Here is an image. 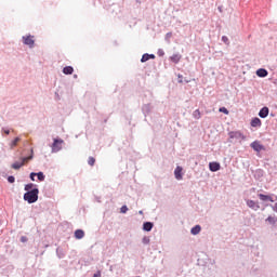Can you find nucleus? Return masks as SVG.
<instances>
[{
  "mask_svg": "<svg viewBox=\"0 0 277 277\" xmlns=\"http://www.w3.org/2000/svg\"><path fill=\"white\" fill-rule=\"evenodd\" d=\"M18 142H21V137H15V138L11 142V148H14V147L18 146Z\"/></svg>",
  "mask_w": 277,
  "mask_h": 277,
  "instance_id": "nucleus-19",
  "label": "nucleus"
},
{
  "mask_svg": "<svg viewBox=\"0 0 277 277\" xmlns=\"http://www.w3.org/2000/svg\"><path fill=\"white\" fill-rule=\"evenodd\" d=\"M258 196H259L260 200H262V202H274V197H272L269 195L259 194Z\"/></svg>",
  "mask_w": 277,
  "mask_h": 277,
  "instance_id": "nucleus-9",
  "label": "nucleus"
},
{
  "mask_svg": "<svg viewBox=\"0 0 277 277\" xmlns=\"http://www.w3.org/2000/svg\"><path fill=\"white\" fill-rule=\"evenodd\" d=\"M228 135L229 140H237L238 142H243V140H246V135H243L241 131H232Z\"/></svg>",
  "mask_w": 277,
  "mask_h": 277,
  "instance_id": "nucleus-2",
  "label": "nucleus"
},
{
  "mask_svg": "<svg viewBox=\"0 0 277 277\" xmlns=\"http://www.w3.org/2000/svg\"><path fill=\"white\" fill-rule=\"evenodd\" d=\"M194 118H196L197 120H200V110L196 109L193 114Z\"/></svg>",
  "mask_w": 277,
  "mask_h": 277,
  "instance_id": "nucleus-22",
  "label": "nucleus"
},
{
  "mask_svg": "<svg viewBox=\"0 0 277 277\" xmlns=\"http://www.w3.org/2000/svg\"><path fill=\"white\" fill-rule=\"evenodd\" d=\"M31 159H34V156L22 158V162H14L12 164L13 170H21V168H23L27 161H31Z\"/></svg>",
  "mask_w": 277,
  "mask_h": 277,
  "instance_id": "nucleus-3",
  "label": "nucleus"
},
{
  "mask_svg": "<svg viewBox=\"0 0 277 277\" xmlns=\"http://www.w3.org/2000/svg\"><path fill=\"white\" fill-rule=\"evenodd\" d=\"M5 135H10V130H4Z\"/></svg>",
  "mask_w": 277,
  "mask_h": 277,
  "instance_id": "nucleus-35",
  "label": "nucleus"
},
{
  "mask_svg": "<svg viewBox=\"0 0 277 277\" xmlns=\"http://www.w3.org/2000/svg\"><path fill=\"white\" fill-rule=\"evenodd\" d=\"M35 176H36V173H30V180L31 181H36Z\"/></svg>",
  "mask_w": 277,
  "mask_h": 277,
  "instance_id": "nucleus-31",
  "label": "nucleus"
},
{
  "mask_svg": "<svg viewBox=\"0 0 277 277\" xmlns=\"http://www.w3.org/2000/svg\"><path fill=\"white\" fill-rule=\"evenodd\" d=\"M8 181H9L10 183H14V181H16V179L11 175V176L8 177Z\"/></svg>",
  "mask_w": 277,
  "mask_h": 277,
  "instance_id": "nucleus-30",
  "label": "nucleus"
},
{
  "mask_svg": "<svg viewBox=\"0 0 277 277\" xmlns=\"http://www.w3.org/2000/svg\"><path fill=\"white\" fill-rule=\"evenodd\" d=\"M31 189H34V184H27L25 186V192H31Z\"/></svg>",
  "mask_w": 277,
  "mask_h": 277,
  "instance_id": "nucleus-26",
  "label": "nucleus"
},
{
  "mask_svg": "<svg viewBox=\"0 0 277 277\" xmlns=\"http://www.w3.org/2000/svg\"><path fill=\"white\" fill-rule=\"evenodd\" d=\"M260 118H267L269 116V108L263 107L259 113Z\"/></svg>",
  "mask_w": 277,
  "mask_h": 277,
  "instance_id": "nucleus-10",
  "label": "nucleus"
},
{
  "mask_svg": "<svg viewBox=\"0 0 277 277\" xmlns=\"http://www.w3.org/2000/svg\"><path fill=\"white\" fill-rule=\"evenodd\" d=\"M251 148L255 150V153H261V150H265V147L259 141H254L251 143Z\"/></svg>",
  "mask_w": 277,
  "mask_h": 277,
  "instance_id": "nucleus-5",
  "label": "nucleus"
},
{
  "mask_svg": "<svg viewBox=\"0 0 277 277\" xmlns=\"http://www.w3.org/2000/svg\"><path fill=\"white\" fill-rule=\"evenodd\" d=\"M200 230H201L200 225H196L195 227H193V228L190 229V233H192V235H199V234H200Z\"/></svg>",
  "mask_w": 277,
  "mask_h": 277,
  "instance_id": "nucleus-18",
  "label": "nucleus"
},
{
  "mask_svg": "<svg viewBox=\"0 0 277 277\" xmlns=\"http://www.w3.org/2000/svg\"><path fill=\"white\" fill-rule=\"evenodd\" d=\"M127 211H129V208L127 206H122L120 209L121 213H127Z\"/></svg>",
  "mask_w": 277,
  "mask_h": 277,
  "instance_id": "nucleus-28",
  "label": "nucleus"
},
{
  "mask_svg": "<svg viewBox=\"0 0 277 277\" xmlns=\"http://www.w3.org/2000/svg\"><path fill=\"white\" fill-rule=\"evenodd\" d=\"M64 144V140L62 138H54V143L52 144V153H60L62 146Z\"/></svg>",
  "mask_w": 277,
  "mask_h": 277,
  "instance_id": "nucleus-4",
  "label": "nucleus"
},
{
  "mask_svg": "<svg viewBox=\"0 0 277 277\" xmlns=\"http://www.w3.org/2000/svg\"><path fill=\"white\" fill-rule=\"evenodd\" d=\"M157 54H158L159 57H163V55H166V52H163L162 49H159Z\"/></svg>",
  "mask_w": 277,
  "mask_h": 277,
  "instance_id": "nucleus-27",
  "label": "nucleus"
},
{
  "mask_svg": "<svg viewBox=\"0 0 277 277\" xmlns=\"http://www.w3.org/2000/svg\"><path fill=\"white\" fill-rule=\"evenodd\" d=\"M261 124H262L261 119H259L258 117L251 120V127L256 128V127H261Z\"/></svg>",
  "mask_w": 277,
  "mask_h": 277,
  "instance_id": "nucleus-15",
  "label": "nucleus"
},
{
  "mask_svg": "<svg viewBox=\"0 0 277 277\" xmlns=\"http://www.w3.org/2000/svg\"><path fill=\"white\" fill-rule=\"evenodd\" d=\"M93 277H101V271H97L96 274L93 275Z\"/></svg>",
  "mask_w": 277,
  "mask_h": 277,
  "instance_id": "nucleus-32",
  "label": "nucleus"
},
{
  "mask_svg": "<svg viewBox=\"0 0 277 277\" xmlns=\"http://www.w3.org/2000/svg\"><path fill=\"white\" fill-rule=\"evenodd\" d=\"M63 72L64 75H72V72H75V69L72 68V66H66L63 68Z\"/></svg>",
  "mask_w": 277,
  "mask_h": 277,
  "instance_id": "nucleus-14",
  "label": "nucleus"
},
{
  "mask_svg": "<svg viewBox=\"0 0 277 277\" xmlns=\"http://www.w3.org/2000/svg\"><path fill=\"white\" fill-rule=\"evenodd\" d=\"M143 230H146L147 233H150L153 230V223L151 222H146L143 224Z\"/></svg>",
  "mask_w": 277,
  "mask_h": 277,
  "instance_id": "nucleus-13",
  "label": "nucleus"
},
{
  "mask_svg": "<svg viewBox=\"0 0 277 277\" xmlns=\"http://www.w3.org/2000/svg\"><path fill=\"white\" fill-rule=\"evenodd\" d=\"M171 62H173V64H179V62H181V55L180 54H173L170 57Z\"/></svg>",
  "mask_w": 277,
  "mask_h": 277,
  "instance_id": "nucleus-16",
  "label": "nucleus"
},
{
  "mask_svg": "<svg viewBox=\"0 0 277 277\" xmlns=\"http://www.w3.org/2000/svg\"><path fill=\"white\" fill-rule=\"evenodd\" d=\"M74 235L76 239H83L85 232H83V229H77Z\"/></svg>",
  "mask_w": 277,
  "mask_h": 277,
  "instance_id": "nucleus-12",
  "label": "nucleus"
},
{
  "mask_svg": "<svg viewBox=\"0 0 277 277\" xmlns=\"http://www.w3.org/2000/svg\"><path fill=\"white\" fill-rule=\"evenodd\" d=\"M176 181H183V167H176L174 170Z\"/></svg>",
  "mask_w": 277,
  "mask_h": 277,
  "instance_id": "nucleus-7",
  "label": "nucleus"
},
{
  "mask_svg": "<svg viewBox=\"0 0 277 277\" xmlns=\"http://www.w3.org/2000/svg\"><path fill=\"white\" fill-rule=\"evenodd\" d=\"M222 41H223L225 44H229L228 37H226V36H223V37H222Z\"/></svg>",
  "mask_w": 277,
  "mask_h": 277,
  "instance_id": "nucleus-29",
  "label": "nucleus"
},
{
  "mask_svg": "<svg viewBox=\"0 0 277 277\" xmlns=\"http://www.w3.org/2000/svg\"><path fill=\"white\" fill-rule=\"evenodd\" d=\"M148 60H150V56L148 54H143L142 58H141V62L144 63V62H148Z\"/></svg>",
  "mask_w": 277,
  "mask_h": 277,
  "instance_id": "nucleus-23",
  "label": "nucleus"
},
{
  "mask_svg": "<svg viewBox=\"0 0 277 277\" xmlns=\"http://www.w3.org/2000/svg\"><path fill=\"white\" fill-rule=\"evenodd\" d=\"M149 60H155V54H148Z\"/></svg>",
  "mask_w": 277,
  "mask_h": 277,
  "instance_id": "nucleus-33",
  "label": "nucleus"
},
{
  "mask_svg": "<svg viewBox=\"0 0 277 277\" xmlns=\"http://www.w3.org/2000/svg\"><path fill=\"white\" fill-rule=\"evenodd\" d=\"M265 222H268V224H272L274 226V224H276V217L274 216H268Z\"/></svg>",
  "mask_w": 277,
  "mask_h": 277,
  "instance_id": "nucleus-20",
  "label": "nucleus"
},
{
  "mask_svg": "<svg viewBox=\"0 0 277 277\" xmlns=\"http://www.w3.org/2000/svg\"><path fill=\"white\" fill-rule=\"evenodd\" d=\"M219 111H220L221 114H225L226 116H228V109H227L226 107H221V108L219 109Z\"/></svg>",
  "mask_w": 277,
  "mask_h": 277,
  "instance_id": "nucleus-25",
  "label": "nucleus"
},
{
  "mask_svg": "<svg viewBox=\"0 0 277 277\" xmlns=\"http://www.w3.org/2000/svg\"><path fill=\"white\" fill-rule=\"evenodd\" d=\"M38 194H40V190H38V188L28 190L24 195V200H26V202H28L29 205H34V202H38Z\"/></svg>",
  "mask_w": 277,
  "mask_h": 277,
  "instance_id": "nucleus-1",
  "label": "nucleus"
},
{
  "mask_svg": "<svg viewBox=\"0 0 277 277\" xmlns=\"http://www.w3.org/2000/svg\"><path fill=\"white\" fill-rule=\"evenodd\" d=\"M209 168L211 172H217L221 168L219 162H210Z\"/></svg>",
  "mask_w": 277,
  "mask_h": 277,
  "instance_id": "nucleus-11",
  "label": "nucleus"
},
{
  "mask_svg": "<svg viewBox=\"0 0 277 277\" xmlns=\"http://www.w3.org/2000/svg\"><path fill=\"white\" fill-rule=\"evenodd\" d=\"M273 211H276V212H277V203H275V205L273 206Z\"/></svg>",
  "mask_w": 277,
  "mask_h": 277,
  "instance_id": "nucleus-34",
  "label": "nucleus"
},
{
  "mask_svg": "<svg viewBox=\"0 0 277 277\" xmlns=\"http://www.w3.org/2000/svg\"><path fill=\"white\" fill-rule=\"evenodd\" d=\"M36 176L38 177V181H44V173L42 172L36 173Z\"/></svg>",
  "mask_w": 277,
  "mask_h": 277,
  "instance_id": "nucleus-24",
  "label": "nucleus"
},
{
  "mask_svg": "<svg viewBox=\"0 0 277 277\" xmlns=\"http://www.w3.org/2000/svg\"><path fill=\"white\" fill-rule=\"evenodd\" d=\"M23 40H24V44H26L27 47H30V49L34 48V44H35L34 36L23 37Z\"/></svg>",
  "mask_w": 277,
  "mask_h": 277,
  "instance_id": "nucleus-6",
  "label": "nucleus"
},
{
  "mask_svg": "<svg viewBox=\"0 0 277 277\" xmlns=\"http://www.w3.org/2000/svg\"><path fill=\"white\" fill-rule=\"evenodd\" d=\"M247 207H249L250 209H253V211H259V209H261V206H259V202L254 200H248Z\"/></svg>",
  "mask_w": 277,
  "mask_h": 277,
  "instance_id": "nucleus-8",
  "label": "nucleus"
},
{
  "mask_svg": "<svg viewBox=\"0 0 277 277\" xmlns=\"http://www.w3.org/2000/svg\"><path fill=\"white\" fill-rule=\"evenodd\" d=\"M258 77H267V70L264 68H260L256 70Z\"/></svg>",
  "mask_w": 277,
  "mask_h": 277,
  "instance_id": "nucleus-17",
  "label": "nucleus"
},
{
  "mask_svg": "<svg viewBox=\"0 0 277 277\" xmlns=\"http://www.w3.org/2000/svg\"><path fill=\"white\" fill-rule=\"evenodd\" d=\"M88 163L89 166H94L96 163V159L94 157H89Z\"/></svg>",
  "mask_w": 277,
  "mask_h": 277,
  "instance_id": "nucleus-21",
  "label": "nucleus"
}]
</instances>
